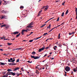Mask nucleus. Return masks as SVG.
Instances as JSON below:
<instances>
[{
	"mask_svg": "<svg viewBox=\"0 0 77 77\" xmlns=\"http://www.w3.org/2000/svg\"><path fill=\"white\" fill-rule=\"evenodd\" d=\"M41 56H39V57L37 56V57H35L34 56H31V58H34L35 60H36L38 59H40V57Z\"/></svg>",
	"mask_w": 77,
	"mask_h": 77,
	"instance_id": "obj_1",
	"label": "nucleus"
},
{
	"mask_svg": "<svg viewBox=\"0 0 77 77\" xmlns=\"http://www.w3.org/2000/svg\"><path fill=\"white\" fill-rule=\"evenodd\" d=\"M33 24V23L31 22L30 24L27 26V27L28 28H33V26L31 25H32Z\"/></svg>",
	"mask_w": 77,
	"mask_h": 77,
	"instance_id": "obj_2",
	"label": "nucleus"
},
{
	"mask_svg": "<svg viewBox=\"0 0 77 77\" xmlns=\"http://www.w3.org/2000/svg\"><path fill=\"white\" fill-rule=\"evenodd\" d=\"M70 68L68 66H67L65 68V70L67 72H68L70 71Z\"/></svg>",
	"mask_w": 77,
	"mask_h": 77,
	"instance_id": "obj_3",
	"label": "nucleus"
},
{
	"mask_svg": "<svg viewBox=\"0 0 77 77\" xmlns=\"http://www.w3.org/2000/svg\"><path fill=\"white\" fill-rule=\"evenodd\" d=\"M20 69V68L17 67H15L13 69V71H16L17 70H18Z\"/></svg>",
	"mask_w": 77,
	"mask_h": 77,
	"instance_id": "obj_4",
	"label": "nucleus"
},
{
	"mask_svg": "<svg viewBox=\"0 0 77 77\" xmlns=\"http://www.w3.org/2000/svg\"><path fill=\"white\" fill-rule=\"evenodd\" d=\"M22 50L23 49L22 48H17V49H13L12 50L13 51H16V50Z\"/></svg>",
	"mask_w": 77,
	"mask_h": 77,
	"instance_id": "obj_5",
	"label": "nucleus"
},
{
	"mask_svg": "<svg viewBox=\"0 0 77 77\" xmlns=\"http://www.w3.org/2000/svg\"><path fill=\"white\" fill-rule=\"evenodd\" d=\"M13 59L12 58H10V59H8V61L9 62H12V61H13Z\"/></svg>",
	"mask_w": 77,
	"mask_h": 77,
	"instance_id": "obj_6",
	"label": "nucleus"
},
{
	"mask_svg": "<svg viewBox=\"0 0 77 77\" xmlns=\"http://www.w3.org/2000/svg\"><path fill=\"white\" fill-rule=\"evenodd\" d=\"M1 12L2 13H4L6 14V13H7L8 12V11H5L4 10L2 11Z\"/></svg>",
	"mask_w": 77,
	"mask_h": 77,
	"instance_id": "obj_7",
	"label": "nucleus"
},
{
	"mask_svg": "<svg viewBox=\"0 0 77 77\" xmlns=\"http://www.w3.org/2000/svg\"><path fill=\"white\" fill-rule=\"evenodd\" d=\"M12 72H8L7 73V74L8 75H12Z\"/></svg>",
	"mask_w": 77,
	"mask_h": 77,
	"instance_id": "obj_8",
	"label": "nucleus"
},
{
	"mask_svg": "<svg viewBox=\"0 0 77 77\" xmlns=\"http://www.w3.org/2000/svg\"><path fill=\"white\" fill-rule=\"evenodd\" d=\"M19 33V32H18L16 31V32H13V34L14 35H16V34H18Z\"/></svg>",
	"mask_w": 77,
	"mask_h": 77,
	"instance_id": "obj_9",
	"label": "nucleus"
},
{
	"mask_svg": "<svg viewBox=\"0 0 77 77\" xmlns=\"http://www.w3.org/2000/svg\"><path fill=\"white\" fill-rule=\"evenodd\" d=\"M49 6H46V7L44 9V11H47L48 8Z\"/></svg>",
	"mask_w": 77,
	"mask_h": 77,
	"instance_id": "obj_10",
	"label": "nucleus"
},
{
	"mask_svg": "<svg viewBox=\"0 0 77 77\" xmlns=\"http://www.w3.org/2000/svg\"><path fill=\"white\" fill-rule=\"evenodd\" d=\"M44 48H41V49H39V50L38 51L39 52H41V51H42V50H44Z\"/></svg>",
	"mask_w": 77,
	"mask_h": 77,
	"instance_id": "obj_11",
	"label": "nucleus"
},
{
	"mask_svg": "<svg viewBox=\"0 0 77 77\" xmlns=\"http://www.w3.org/2000/svg\"><path fill=\"white\" fill-rule=\"evenodd\" d=\"M73 71L74 72H76L77 71V69L76 68H74L73 69Z\"/></svg>",
	"mask_w": 77,
	"mask_h": 77,
	"instance_id": "obj_12",
	"label": "nucleus"
},
{
	"mask_svg": "<svg viewBox=\"0 0 77 77\" xmlns=\"http://www.w3.org/2000/svg\"><path fill=\"white\" fill-rule=\"evenodd\" d=\"M6 64V63H4L1 62V65L4 66Z\"/></svg>",
	"mask_w": 77,
	"mask_h": 77,
	"instance_id": "obj_13",
	"label": "nucleus"
},
{
	"mask_svg": "<svg viewBox=\"0 0 77 77\" xmlns=\"http://www.w3.org/2000/svg\"><path fill=\"white\" fill-rule=\"evenodd\" d=\"M25 32H24V29L22 31V32H21V34L22 35H24V33Z\"/></svg>",
	"mask_w": 77,
	"mask_h": 77,
	"instance_id": "obj_14",
	"label": "nucleus"
},
{
	"mask_svg": "<svg viewBox=\"0 0 77 77\" xmlns=\"http://www.w3.org/2000/svg\"><path fill=\"white\" fill-rule=\"evenodd\" d=\"M16 74H17V73H15L14 72H12V75L13 76H14Z\"/></svg>",
	"mask_w": 77,
	"mask_h": 77,
	"instance_id": "obj_15",
	"label": "nucleus"
},
{
	"mask_svg": "<svg viewBox=\"0 0 77 77\" xmlns=\"http://www.w3.org/2000/svg\"><path fill=\"white\" fill-rule=\"evenodd\" d=\"M32 54L33 55H35V54H36V52H35V51H33L32 53Z\"/></svg>",
	"mask_w": 77,
	"mask_h": 77,
	"instance_id": "obj_16",
	"label": "nucleus"
},
{
	"mask_svg": "<svg viewBox=\"0 0 77 77\" xmlns=\"http://www.w3.org/2000/svg\"><path fill=\"white\" fill-rule=\"evenodd\" d=\"M35 73L37 74H38L39 73V71H38L37 70H36V71H35Z\"/></svg>",
	"mask_w": 77,
	"mask_h": 77,
	"instance_id": "obj_17",
	"label": "nucleus"
},
{
	"mask_svg": "<svg viewBox=\"0 0 77 77\" xmlns=\"http://www.w3.org/2000/svg\"><path fill=\"white\" fill-rule=\"evenodd\" d=\"M7 26V25H6L5 24V25H2L1 26V27L2 28L4 27V26Z\"/></svg>",
	"mask_w": 77,
	"mask_h": 77,
	"instance_id": "obj_18",
	"label": "nucleus"
},
{
	"mask_svg": "<svg viewBox=\"0 0 77 77\" xmlns=\"http://www.w3.org/2000/svg\"><path fill=\"white\" fill-rule=\"evenodd\" d=\"M20 34H21L20 33H19V34L16 35V37L17 38L18 37H19V36L20 35Z\"/></svg>",
	"mask_w": 77,
	"mask_h": 77,
	"instance_id": "obj_19",
	"label": "nucleus"
},
{
	"mask_svg": "<svg viewBox=\"0 0 77 77\" xmlns=\"http://www.w3.org/2000/svg\"><path fill=\"white\" fill-rule=\"evenodd\" d=\"M16 65V64L14 62H13V63H12V66L15 65Z\"/></svg>",
	"mask_w": 77,
	"mask_h": 77,
	"instance_id": "obj_20",
	"label": "nucleus"
},
{
	"mask_svg": "<svg viewBox=\"0 0 77 77\" xmlns=\"http://www.w3.org/2000/svg\"><path fill=\"white\" fill-rule=\"evenodd\" d=\"M10 26L9 25H7V26L5 27V29H8L9 28Z\"/></svg>",
	"mask_w": 77,
	"mask_h": 77,
	"instance_id": "obj_21",
	"label": "nucleus"
},
{
	"mask_svg": "<svg viewBox=\"0 0 77 77\" xmlns=\"http://www.w3.org/2000/svg\"><path fill=\"white\" fill-rule=\"evenodd\" d=\"M8 75L7 74H5L3 76V77H8Z\"/></svg>",
	"mask_w": 77,
	"mask_h": 77,
	"instance_id": "obj_22",
	"label": "nucleus"
},
{
	"mask_svg": "<svg viewBox=\"0 0 77 77\" xmlns=\"http://www.w3.org/2000/svg\"><path fill=\"white\" fill-rule=\"evenodd\" d=\"M13 71V70L11 69H7V71L8 72H9V71Z\"/></svg>",
	"mask_w": 77,
	"mask_h": 77,
	"instance_id": "obj_23",
	"label": "nucleus"
},
{
	"mask_svg": "<svg viewBox=\"0 0 77 77\" xmlns=\"http://www.w3.org/2000/svg\"><path fill=\"white\" fill-rule=\"evenodd\" d=\"M68 13V10H67V11H66V15Z\"/></svg>",
	"mask_w": 77,
	"mask_h": 77,
	"instance_id": "obj_24",
	"label": "nucleus"
},
{
	"mask_svg": "<svg viewBox=\"0 0 77 77\" xmlns=\"http://www.w3.org/2000/svg\"><path fill=\"white\" fill-rule=\"evenodd\" d=\"M24 8V7L23 6H21L20 7V9H23V8Z\"/></svg>",
	"mask_w": 77,
	"mask_h": 77,
	"instance_id": "obj_25",
	"label": "nucleus"
},
{
	"mask_svg": "<svg viewBox=\"0 0 77 77\" xmlns=\"http://www.w3.org/2000/svg\"><path fill=\"white\" fill-rule=\"evenodd\" d=\"M51 25L50 24L49 25V26H48L47 27V28H49V29H50L51 28Z\"/></svg>",
	"mask_w": 77,
	"mask_h": 77,
	"instance_id": "obj_26",
	"label": "nucleus"
},
{
	"mask_svg": "<svg viewBox=\"0 0 77 77\" xmlns=\"http://www.w3.org/2000/svg\"><path fill=\"white\" fill-rule=\"evenodd\" d=\"M15 61V58H14V60H13L12 61H11V62L13 63V62H14Z\"/></svg>",
	"mask_w": 77,
	"mask_h": 77,
	"instance_id": "obj_27",
	"label": "nucleus"
},
{
	"mask_svg": "<svg viewBox=\"0 0 77 77\" xmlns=\"http://www.w3.org/2000/svg\"><path fill=\"white\" fill-rule=\"evenodd\" d=\"M65 1L64 2H63V3H62V5H65Z\"/></svg>",
	"mask_w": 77,
	"mask_h": 77,
	"instance_id": "obj_28",
	"label": "nucleus"
},
{
	"mask_svg": "<svg viewBox=\"0 0 77 77\" xmlns=\"http://www.w3.org/2000/svg\"><path fill=\"white\" fill-rule=\"evenodd\" d=\"M35 68H36V69H38V70L41 69V68H40V69H39V68H38V66H35Z\"/></svg>",
	"mask_w": 77,
	"mask_h": 77,
	"instance_id": "obj_29",
	"label": "nucleus"
},
{
	"mask_svg": "<svg viewBox=\"0 0 77 77\" xmlns=\"http://www.w3.org/2000/svg\"><path fill=\"white\" fill-rule=\"evenodd\" d=\"M61 45L60 44V43L58 45V46L59 47H61Z\"/></svg>",
	"mask_w": 77,
	"mask_h": 77,
	"instance_id": "obj_30",
	"label": "nucleus"
},
{
	"mask_svg": "<svg viewBox=\"0 0 77 77\" xmlns=\"http://www.w3.org/2000/svg\"><path fill=\"white\" fill-rule=\"evenodd\" d=\"M51 46V45H49V47H48V46L47 47H46V48H50Z\"/></svg>",
	"mask_w": 77,
	"mask_h": 77,
	"instance_id": "obj_31",
	"label": "nucleus"
},
{
	"mask_svg": "<svg viewBox=\"0 0 77 77\" xmlns=\"http://www.w3.org/2000/svg\"><path fill=\"white\" fill-rule=\"evenodd\" d=\"M60 34L59 33V34L58 38V39L60 38Z\"/></svg>",
	"mask_w": 77,
	"mask_h": 77,
	"instance_id": "obj_32",
	"label": "nucleus"
},
{
	"mask_svg": "<svg viewBox=\"0 0 77 77\" xmlns=\"http://www.w3.org/2000/svg\"><path fill=\"white\" fill-rule=\"evenodd\" d=\"M64 15V12H63L62 13V14L61 15L62 17H63Z\"/></svg>",
	"mask_w": 77,
	"mask_h": 77,
	"instance_id": "obj_33",
	"label": "nucleus"
},
{
	"mask_svg": "<svg viewBox=\"0 0 77 77\" xmlns=\"http://www.w3.org/2000/svg\"><path fill=\"white\" fill-rule=\"evenodd\" d=\"M24 30V32H28V29H26V30H25V29H23Z\"/></svg>",
	"mask_w": 77,
	"mask_h": 77,
	"instance_id": "obj_34",
	"label": "nucleus"
},
{
	"mask_svg": "<svg viewBox=\"0 0 77 77\" xmlns=\"http://www.w3.org/2000/svg\"><path fill=\"white\" fill-rule=\"evenodd\" d=\"M8 2H6L5 3H4V4L5 5H6V4H8Z\"/></svg>",
	"mask_w": 77,
	"mask_h": 77,
	"instance_id": "obj_35",
	"label": "nucleus"
},
{
	"mask_svg": "<svg viewBox=\"0 0 77 77\" xmlns=\"http://www.w3.org/2000/svg\"><path fill=\"white\" fill-rule=\"evenodd\" d=\"M19 59H18L17 60V61H16V62L17 63L19 62Z\"/></svg>",
	"mask_w": 77,
	"mask_h": 77,
	"instance_id": "obj_36",
	"label": "nucleus"
},
{
	"mask_svg": "<svg viewBox=\"0 0 77 77\" xmlns=\"http://www.w3.org/2000/svg\"><path fill=\"white\" fill-rule=\"evenodd\" d=\"M7 44H8V45H12V44L8 43H7Z\"/></svg>",
	"mask_w": 77,
	"mask_h": 77,
	"instance_id": "obj_37",
	"label": "nucleus"
},
{
	"mask_svg": "<svg viewBox=\"0 0 77 77\" xmlns=\"http://www.w3.org/2000/svg\"><path fill=\"white\" fill-rule=\"evenodd\" d=\"M5 16H2L1 19H3L5 18Z\"/></svg>",
	"mask_w": 77,
	"mask_h": 77,
	"instance_id": "obj_38",
	"label": "nucleus"
},
{
	"mask_svg": "<svg viewBox=\"0 0 77 77\" xmlns=\"http://www.w3.org/2000/svg\"><path fill=\"white\" fill-rule=\"evenodd\" d=\"M48 34V33H44V34H43V36H45V35H47Z\"/></svg>",
	"mask_w": 77,
	"mask_h": 77,
	"instance_id": "obj_39",
	"label": "nucleus"
},
{
	"mask_svg": "<svg viewBox=\"0 0 77 77\" xmlns=\"http://www.w3.org/2000/svg\"><path fill=\"white\" fill-rule=\"evenodd\" d=\"M33 40H30L29 41V42H33Z\"/></svg>",
	"mask_w": 77,
	"mask_h": 77,
	"instance_id": "obj_40",
	"label": "nucleus"
},
{
	"mask_svg": "<svg viewBox=\"0 0 77 77\" xmlns=\"http://www.w3.org/2000/svg\"><path fill=\"white\" fill-rule=\"evenodd\" d=\"M60 19V17H58L57 20V21H59Z\"/></svg>",
	"mask_w": 77,
	"mask_h": 77,
	"instance_id": "obj_41",
	"label": "nucleus"
},
{
	"mask_svg": "<svg viewBox=\"0 0 77 77\" xmlns=\"http://www.w3.org/2000/svg\"><path fill=\"white\" fill-rule=\"evenodd\" d=\"M69 54V53L68 51H67V55L68 56Z\"/></svg>",
	"mask_w": 77,
	"mask_h": 77,
	"instance_id": "obj_42",
	"label": "nucleus"
},
{
	"mask_svg": "<svg viewBox=\"0 0 77 77\" xmlns=\"http://www.w3.org/2000/svg\"><path fill=\"white\" fill-rule=\"evenodd\" d=\"M75 12H77V8L75 7Z\"/></svg>",
	"mask_w": 77,
	"mask_h": 77,
	"instance_id": "obj_43",
	"label": "nucleus"
},
{
	"mask_svg": "<svg viewBox=\"0 0 77 77\" xmlns=\"http://www.w3.org/2000/svg\"><path fill=\"white\" fill-rule=\"evenodd\" d=\"M57 48V47L56 46L54 47L53 48Z\"/></svg>",
	"mask_w": 77,
	"mask_h": 77,
	"instance_id": "obj_44",
	"label": "nucleus"
},
{
	"mask_svg": "<svg viewBox=\"0 0 77 77\" xmlns=\"http://www.w3.org/2000/svg\"><path fill=\"white\" fill-rule=\"evenodd\" d=\"M3 55H5V56H7L8 55V54H3Z\"/></svg>",
	"mask_w": 77,
	"mask_h": 77,
	"instance_id": "obj_45",
	"label": "nucleus"
},
{
	"mask_svg": "<svg viewBox=\"0 0 77 77\" xmlns=\"http://www.w3.org/2000/svg\"><path fill=\"white\" fill-rule=\"evenodd\" d=\"M69 35H72V33H69Z\"/></svg>",
	"mask_w": 77,
	"mask_h": 77,
	"instance_id": "obj_46",
	"label": "nucleus"
},
{
	"mask_svg": "<svg viewBox=\"0 0 77 77\" xmlns=\"http://www.w3.org/2000/svg\"><path fill=\"white\" fill-rule=\"evenodd\" d=\"M9 65H10L12 66V63H9Z\"/></svg>",
	"mask_w": 77,
	"mask_h": 77,
	"instance_id": "obj_47",
	"label": "nucleus"
},
{
	"mask_svg": "<svg viewBox=\"0 0 77 77\" xmlns=\"http://www.w3.org/2000/svg\"><path fill=\"white\" fill-rule=\"evenodd\" d=\"M72 33V34H74V33H75V32H71Z\"/></svg>",
	"mask_w": 77,
	"mask_h": 77,
	"instance_id": "obj_48",
	"label": "nucleus"
},
{
	"mask_svg": "<svg viewBox=\"0 0 77 77\" xmlns=\"http://www.w3.org/2000/svg\"><path fill=\"white\" fill-rule=\"evenodd\" d=\"M49 20H47V22H46L45 23H47L48 22V21Z\"/></svg>",
	"mask_w": 77,
	"mask_h": 77,
	"instance_id": "obj_49",
	"label": "nucleus"
},
{
	"mask_svg": "<svg viewBox=\"0 0 77 77\" xmlns=\"http://www.w3.org/2000/svg\"><path fill=\"white\" fill-rule=\"evenodd\" d=\"M60 26V25H59V26H56V27H55V28H57V27H59V26Z\"/></svg>",
	"mask_w": 77,
	"mask_h": 77,
	"instance_id": "obj_50",
	"label": "nucleus"
},
{
	"mask_svg": "<svg viewBox=\"0 0 77 77\" xmlns=\"http://www.w3.org/2000/svg\"><path fill=\"white\" fill-rule=\"evenodd\" d=\"M33 32H31L30 34V35H31V34H32Z\"/></svg>",
	"mask_w": 77,
	"mask_h": 77,
	"instance_id": "obj_51",
	"label": "nucleus"
},
{
	"mask_svg": "<svg viewBox=\"0 0 77 77\" xmlns=\"http://www.w3.org/2000/svg\"><path fill=\"white\" fill-rule=\"evenodd\" d=\"M42 48H45V46L44 45L43 47Z\"/></svg>",
	"mask_w": 77,
	"mask_h": 77,
	"instance_id": "obj_52",
	"label": "nucleus"
},
{
	"mask_svg": "<svg viewBox=\"0 0 77 77\" xmlns=\"http://www.w3.org/2000/svg\"><path fill=\"white\" fill-rule=\"evenodd\" d=\"M30 60H29V61H27V62L28 63H30Z\"/></svg>",
	"mask_w": 77,
	"mask_h": 77,
	"instance_id": "obj_53",
	"label": "nucleus"
},
{
	"mask_svg": "<svg viewBox=\"0 0 77 77\" xmlns=\"http://www.w3.org/2000/svg\"><path fill=\"white\" fill-rule=\"evenodd\" d=\"M47 54H46L45 55V56H44V57H46V56H47Z\"/></svg>",
	"mask_w": 77,
	"mask_h": 77,
	"instance_id": "obj_54",
	"label": "nucleus"
},
{
	"mask_svg": "<svg viewBox=\"0 0 77 77\" xmlns=\"http://www.w3.org/2000/svg\"><path fill=\"white\" fill-rule=\"evenodd\" d=\"M55 2H59V1L58 0L56 1Z\"/></svg>",
	"mask_w": 77,
	"mask_h": 77,
	"instance_id": "obj_55",
	"label": "nucleus"
},
{
	"mask_svg": "<svg viewBox=\"0 0 77 77\" xmlns=\"http://www.w3.org/2000/svg\"><path fill=\"white\" fill-rule=\"evenodd\" d=\"M6 73V72H4V74H3V75H5V74Z\"/></svg>",
	"mask_w": 77,
	"mask_h": 77,
	"instance_id": "obj_56",
	"label": "nucleus"
},
{
	"mask_svg": "<svg viewBox=\"0 0 77 77\" xmlns=\"http://www.w3.org/2000/svg\"><path fill=\"white\" fill-rule=\"evenodd\" d=\"M0 50H1L2 51H3V50L2 49H0Z\"/></svg>",
	"mask_w": 77,
	"mask_h": 77,
	"instance_id": "obj_57",
	"label": "nucleus"
},
{
	"mask_svg": "<svg viewBox=\"0 0 77 77\" xmlns=\"http://www.w3.org/2000/svg\"><path fill=\"white\" fill-rule=\"evenodd\" d=\"M45 8V7L43 6L42 8V9H44Z\"/></svg>",
	"mask_w": 77,
	"mask_h": 77,
	"instance_id": "obj_58",
	"label": "nucleus"
},
{
	"mask_svg": "<svg viewBox=\"0 0 77 77\" xmlns=\"http://www.w3.org/2000/svg\"><path fill=\"white\" fill-rule=\"evenodd\" d=\"M8 39L7 38V39H5V38H4V40H8Z\"/></svg>",
	"mask_w": 77,
	"mask_h": 77,
	"instance_id": "obj_59",
	"label": "nucleus"
},
{
	"mask_svg": "<svg viewBox=\"0 0 77 77\" xmlns=\"http://www.w3.org/2000/svg\"><path fill=\"white\" fill-rule=\"evenodd\" d=\"M23 41H26V42L27 41V40H23Z\"/></svg>",
	"mask_w": 77,
	"mask_h": 77,
	"instance_id": "obj_60",
	"label": "nucleus"
},
{
	"mask_svg": "<svg viewBox=\"0 0 77 77\" xmlns=\"http://www.w3.org/2000/svg\"><path fill=\"white\" fill-rule=\"evenodd\" d=\"M14 39H15V38H14L13 39H11V40H12V41H13V40H14Z\"/></svg>",
	"mask_w": 77,
	"mask_h": 77,
	"instance_id": "obj_61",
	"label": "nucleus"
},
{
	"mask_svg": "<svg viewBox=\"0 0 77 77\" xmlns=\"http://www.w3.org/2000/svg\"><path fill=\"white\" fill-rule=\"evenodd\" d=\"M44 26V25H42V26H41L40 27H41V28H42Z\"/></svg>",
	"mask_w": 77,
	"mask_h": 77,
	"instance_id": "obj_62",
	"label": "nucleus"
},
{
	"mask_svg": "<svg viewBox=\"0 0 77 77\" xmlns=\"http://www.w3.org/2000/svg\"><path fill=\"white\" fill-rule=\"evenodd\" d=\"M4 38H5V37H3V38H2V37H1V38L2 39H3Z\"/></svg>",
	"mask_w": 77,
	"mask_h": 77,
	"instance_id": "obj_63",
	"label": "nucleus"
},
{
	"mask_svg": "<svg viewBox=\"0 0 77 77\" xmlns=\"http://www.w3.org/2000/svg\"><path fill=\"white\" fill-rule=\"evenodd\" d=\"M49 39H47V40L46 41V42H47V41L48 40H49Z\"/></svg>",
	"mask_w": 77,
	"mask_h": 77,
	"instance_id": "obj_64",
	"label": "nucleus"
}]
</instances>
